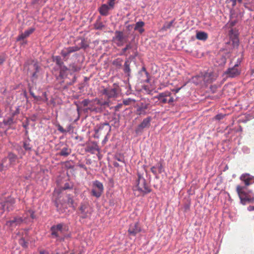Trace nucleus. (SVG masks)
<instances>
[{
	"label": "nucleus",
	"mask_w": 254,
	"mask_h": 254,
	"mask_svg": "<svg viewBox=\"0 0 254 254\" xmlns=\"http://www.w3.org/2000/svg\"><path fill=\"white\" fill-rule=\"evenodd\" d=\"M134 194L137 196H144L151 191L149 183L139 173L137 174V179L133 187Z\"/></svg>",
	"instance_id": "f257e3e1"
},
{
	"label": "nucleus",
	"mask_w": 254,
	"mask_h": 254,
	"mask_svg": "<svg viewBox=\"0 0 254 254\" xmlns=\"http://www.w3.org/2000/svg\"><path fill=\"white\" fill-rule=\"evenodd\" d=\"M63 224H59L51 228V236L52 238H56L58 242H63L66 237Z\"/></svg>",
	"instance_id": "f03ea898"
},
{
	"label": "nucleus",
	"mask_w": 254,
	"mask_h": 254,
	"mask_svg": "<svg viewBox=\"0 0 254 254\" xmlns=\"http://www.w3.org/2000/svg\"><path fill=\"white\" fill-rule=\"evenodd\" d=\"M150 107V104L148 99H142L137 105L136 114L139 116L145 115L147 113V110L149 109Z\"/></svg>",
	"instance_id": "7ed1b4c3"
},
{
	"label": "nucleus",
	"mask_w": 254,
	"mask_h": 254,
	"mask_svg": "<svg viewBox=\"0 0 254 254\" xmlns=\"http://www.w3.org/2000/svg\"><path fill=\"white\" fill-rule=\"evenodd\" d=\"M15 203V199L11 196L7 197L3 202L0 203V209L3 211H10L14 208Z\"/></svg>",
	"instance_id": "20e7f679"
},
{
	"label": "nucleus",
	"mask_w": 254,
	"mask_h": 254,
	"mask_svg": "<svg viewBox=\"0 0 254 254\" xmlns=\"http://www.w3.org/2000/svg\"><path fill=\"white\" fill-rule=\"evenodd\" d=\"M116 44L121 47L128 41V36L125 35L122 31H116L115 32V36L113 38Z\"/></svg>",
	"instance_id": "39448f33"
},
{
	"label": "nucleus",
	"mask_w": 254,
	"mask_h": 254,
	"mask_svg": "<svg viewBox=\"0 0 254 254\" xmlns=\"http://www.w3.org/2000/svg\"><path fill=\"white\" fill-rule=\"evenodd\" d=\"M244 187L240 186H237L236 188L237 192L243 204H245L246 202L253 201L254 200V197H251L244 190Z\"/></svg>",
	"instance_id": "423d86ee"
},
{
	"label": "nucleus",
	"mask_w": 254,
	"mask_h": 254,
	"mask_svg": "<svg viewBox=\"0 0 254 254\" xmlns=\"http://www.w3.org/2000/svg\"><path fill=\"white\" fill-rule=\"evenodd\" d=\"M104 187L102 183L99 181H95L93 183V189L91 190L92 195L99 198L103 192Z\"/></svg>",
	"instance_id": "0eeeda50"
},
{
	"label": "nucleus",
	"mask_w": 254,
	"mask_h": 254,
	"mask_svg": "<svg viewBox=\"0 0 254 254\" xmlns=\"http://www.w3.org/2000/svg\"><path fill=\"white\" fill-rule=\"evenodd\" d=\"M155 98H157L160 103L171 104L174 101V98L171 96V93L169 91H165L159 93Z\"/></svg>",
	"instance_id": "6e6552de"
},
{
	"label": "nucleus",
	"mask_w": 254,
	"mask_h": 254,
	"mask_svg": "<svg viewBox=\"0 0 254 254\" xmlns=\"http://www.w3.org/2000/svg\"><path fill=\"white\" fill-rule=\"evenodd\" d=\"M39 67L37 64H31L28 67V73L31 75L32 82L36 83L39 76Z\"/></svg>",
	"instance_id": "1a4fd4ad"
},
{
	"label": "nucleus",
	"mask_w": 254,
	"mask_h": 254,
	"mask_svg": "<svg viewBox=\"0 0 254 254\" xmlns=\"http://www.w3.org/2000/svg\"><path fill=\"white\" fill-rule=\"evenodd\" d=\"M104 104L101 101L97 98L90 102L89 107L87 108V110L95 113L101 112V107Z\"/></svg>",
	"instance_id": "9d476101"
},
{
	"label": "nucleus",
	"mask_w": 254,
	"mask_h": 254,
	"mask_svg": "<svg viewBox=\"0 0 254 254\" xmlns=\"http://www.w3.org/2000/svg\"><path fill=\"white\" fill-rule=\"evenodd\" d=\"M102 93L108 99L116 98L118 94V86L114 84L113 87H107L104 89Z\"/></svg>",
	"instance_id": "9b49d317"
},
{
	"label": "nucleus",
	"mask_w": 254,
	"mask_h": 254,
	"mask_svg": "<svg viewBox=\"0 0 254 254\" xmlns=\"http://www.w3.org/2000/svg\"><path fill=\"white\" fill-rule=\"evenodd\" d=\"M80 49L79 47L76 46L65 47L61 51V54L64 60L66 61L68 59L71 53L78 51Z\"/></svg>",
	"instance_id": "f8f14e48"
},
{
	"label": "nucleus",
	"mask_w": 254,
	"mask_h": 254,
	"mask_svg": "<svg viewBox=\"0 0 254 254\" xmlns=\"http://www.w3.org/2000/svg\"><path fill=\"white\" fill-rule=\"evenodd\" d=\"M79 210L81 213V217L82 218L89 217L92 212V208L87 203H82L80 206Z\"/></svg>",
	"instance_id": "ddd939ff"
},
{
	"label": "nucleus",
	"mask_w": 254,
	"mask_h": 254,
	"mask_svg": "<svg viewBox=\"0 0 254 254\" xmlns=\"http://www.w3.org/2000/svg\"><path fill=\"white\" fill-rule=\"evenodd\" d=\"M23 221V219L21 217H15L12 219L7 221L5 225L12 230L14 228L20 225Z\"/></svg>",
	"instance_id": "4468645a"
},
{
	"label": "nucleus",
	"mask_w": 254,
	"mask_h": 254,
	"mask_svg": "<svg viewBox=\"0 0 254 254\" xmlns=\"http://www.w3.org/2000/svg\"><path fill=\"white\" fill-rule=\"evenodd\" d=\"M151 121V118L148 117L143 119L142 122L135 129V132L138 133L141 132L143 129L146 127H149L150 125V122Z\"/></svg>",
	"instance_id": "2eb2a0df"
},
{
	"label": "nucleus",
	"mask_w": 254,
	"mask_h": 254,
	"mask_svg": "<svg viewBox=\"0 0 254 254\" xmlns=\"http://www.w3.org/2000/svg\"><path fill=\"white\" fill-rule=\"evenodd\" d=\"M141 230L139 224L138 222L131 224L129 225L128 233L129 235L135 236L137 234L139 233Z\"/></svg>",
	"instance_id": "dca6fc26"
},
{
	"label": "nucleus",
	"mask_w": 254,
	"mask_h": 254,
	"mask_svg": "<svg viewBox=\"0 0 254 254\" xmlns=\"http://www.w3.org/2000/svg\"><path fill=\"white\" fill-rule=\"evenodd\" d=\"M225 73L230 77H234L240 74V69L238 64H236L233 67L229 68Z\"/></svg>",
	"instance_id": "f3484780"
},
{
	"label": "nucleus",
	"mask_w": 254,
	"mask_h": 254,
	"mask_svg": "<svg viewBox=\"0 0 254 254\" xmlns=\"http://www.w3.org/2000/svg\"><path fill=\"white\" fill-rule=\"evenodd\" d=\"M241 180L248 186L254 183V177L249 174H243L241 176Z\"/></svg>",
	"instance_id": "a211bd4d"
},
{
	"label": "nucleus",
	"mask_w": 254,
	"mask_h": 254,
	"mask_svg": "<svg viewBox=\"0 0 254 254\" xmlns=\"http://www.w3.org/2000/svg\"><path fill=\"white\" fill-rule=\"evenodd\" d=\"M229 37L232 39L233 42L237 44L238 43V30L236 28H231L229 31Z\"/></svg>",
	"instance_id": "6ab92c4d"
},
{
	"label": "nucleus",
	"mask_w": 254,
	"mask_h": 254,
	"mask_svg": "<svg viewBox=\"0 0 254 254\" xmlns=\"http://www.w3.org/2000/svg\"><path fill=\"white\" fill-rule=\"evenodd\" d=\"M110 7L106 4H102L99 8V11L101 15L103 16H107L109 14V10H110Z\"/></svg>",
	"instance_id": "aec40b11"
},
{
	"label": "nucleus",
	"mask_w": 254,
	"mask_h": 254,
	"mask_svg": "<svg viewBox=\"0 0 254 254\" xmlns=\"http://www.w3.org/2000/svg\"><path fill=\"white\" fill-rule=\"evenodd\" d=\"M35 30V29L33 28H30V29L26 30L24 33L20 34L17 40L20 41L21 40H23L26 37H28L31 34H32Z\"/></svg>",
	"instance_id": "412c9836"
},
{
	"label": "nucleus",
	"mask_w": 254,
	"mask_h": 254,
	"mask_svg": "<svg viewBox=\"0 0 254 254\" xmlns=\"http://www.w3.org/2000/svg\"><path fill=\"white\" fill-rule=\"evenodd\" d=\"M31 140L28 137L26 139H24L22 141V146L25 149V151H31L32 146V145L30 144Z\"/></svg>",
	"instance_id": "4be33fe9"
},
{
	"label": "nucleus",
	"mask_w": 254,
	"mask_h": 254,
	"mask_svg": "<svg viewBox=\"0 0 254 254\" xmlns=\"http://www.w3.org/2000/svg\"><path fill=\"white\" fill-rule=\"evenodd\" d=\"M144 22L142 21L136 22L135 23L134 30L135 31H138L139 33L142 34L144 31V29L143 28L144 26Z\"/></svg>",
	"instance_id": "5701e85b"
},
{
	"label": "nucleus",
	"mask_w": 254,
	"mask_h": 254,
	"mask_svg": "<svg viewBox=\"0 0 254 254\" xmlns=\"http://www.w3.org/2000/svg\"><path fill=\"white\" fill-rule=\"evenodd\" d=\"M71 153V150L67 146H65L63 147L60 152L59 153V155L62 156H67Z\"/></svg>",
	"instance_id": "b1692460"
},
{
	"label": "nucleus",
	"mask_w": 254,
	"mask_h": 254,
	"mask_svg": "<svg viewBox=\"0 0 254 254\" xmlns=\"http://www.w3.org/2000/svg\"><path fill=\"white\" fill-rule=\"evenodd\" d=\"M196 38L199 40L205 41L208 38V35L204 32L199 31L196 33Z\"/></svg>",
	"instance_id": "393cba45"
},
{
	"label": "nucleus",
	"mask_w": 254,
	"mask_h": 254,
	"mask_svg": "<svg viewBox=\"0 0 254 254\" xmlns=\"http://www.w3.org/2000/svg\"><path fill=\"white\" fill-rule=\"evenodd\" d=\"M9 163L11 165H14L17 160V157L12 153H9L7 157Z\"/></svg>",
	"instance_id": "a878e982"
},
{
	"label": "nucleus",
	"mask_w": 254,
	"mask_h": 254,
	"mask_svg": "<svg viewBox=\"0 0 254 254\" xmlns=\"http://www.w3.org/2000/svg\"><path fill=\"white\" fill-rule=\"evenodd\" d=\"M124 71L125 73H127L128 75H129L131 70L130 68V62L128 60H127L125 63Z\"/></svg>",
	"instance_id": "bb28decb"
},
{
	"label": "nucleus",
	"mask_w": 254,
	"mask_h": 254,
	"mask_svg": "<svg viewBox=\"0 0 254 254\" xmlns=\"http://www.w3.org/2000/svg\"><path fill=\"white\" fill-rule=\"evenodd\" d=\"M174 22L175 19H173L170 22H165L162 28V30L163 31H166L168 29H170L173 26V24L174 23Z\"/></svg>",
	"instance_id": "cd10ccee"
},
{
	"label": "nucleus",
	"mask_w": 254,
	"mask_h": 254,
	"mask_svg": "<svg viewBox=\"0 0 254 254\" xmlns=\"http://www.w3.org/2000/svg\"><path fill=\"white\" fill-rule=\"evenodd\" d=\"M53 62L56 63V64L58 65L59 67H60V66L62 65V64H64V63L62 61L61 58L58 56H54L53 57Z\"/></svg>",
	"instance_id": "c85d7f7f"
},
{
	"label": "nucleus",
	"mask_w": 254,
	"mask_h": 254,
	"mask_svg": "<svg viewBox=\"0 0 254 254\" xmlns=\"http://www.w3.org/2000/svg\"><path fill=\"white\" fill-rule=\"evenodd\" d=\"M95 29L97 30H102L105 25L103 23L99 20H96V22L94 24Z\"/></svg>",
	"instance_id": "c756f323"
},
{
	"label": "nucleus",
	"mask_w": 254,
	"mask_h": 254,
	"mask_svg": "<svg viewBox=\"0 0 254 254\" xmlns=\"http://www.w3.org/2000/svg\"><path fill=\"white\" fill-rule=\"evenodd\" d=\"M123 60L120 58L115 59L113 62V64L116 67L120 68L122 65Z\"/></svg>",
	"instance_id": "7c9ffc66"
},
{
	"label": "nucleus",
	"mask_w": 254,
	"mask_h": 254,
	"mask_svg": "<svg viewBox=\"0 0 254 254\" xmlns=\"http://www.w3.org/2000/svg\"><path fill=\"white\" fill-rule=\"evenodd\" d=\"M3 124L5 126H11L13 124V118L12 117L8 118L6 119H4L3 121Z\"/></svg>",
	"instance_id": "2f4dec72"
},
{
	"label": "nucleus",
	"mask_w": 254,
	"mask_h": 254,
	"mask_svg": "<svg viewBox=\"0 0 254 254\" xmlns=\"http://www.w3.org/2000/svg\"><path fill=\"white\" fill-rule=\"evenodd\" d=\"M59 68L60 69V76L63 77L64 72L66 71L68 69L64 64L60 66Z\"/></svg>",
	"instance_id": "473e14b6"
},
{
	"label": "nucleus",
	"mask_w": 254,
	"mask_h": 254,
	"mask_svg": "<svg viewBox=\"0 0 254 254\" xmlns=\"http://www.w3.org/2000/svg\"><path fill=\"white\" fill-rule=\"evenodd\" d=\"M132 46L131 45L130 43H128L127 44L125 48H123L122 50V52L120 55H126V53L127 50L131 49Z\"/></svg>",
	"instance_id": "72a5a7b5"
},
{
	"label": "nucleus",
	"mask_w": 254,
	"mask_h": 254,
	"mask_svg": "<svg viewBox=\"0 0 254 254\" xmlns=\"http://www.w3.org/2000/svg\"><path fill=\"white\" fill-rule=\"evenodd\" d=\"M47 0H32L33 4H37L38 5H43L46 3Z\"/></svg>",
	"instance_id": "f704fd0d"
},
{
	"label": "nucleus",
	"mask_w": 254,
	"mask_h": 254,
	"mask_svg": "<svg viewBox=\"0 0 254 254\" xmlns=\"http://www.w3.org/2000/svg\"><path fill=\"white\" fill-rule=\"evenodd\" d=\"M135 100L131 98H128L127 99H125L123 101V103L125 105H129L131 104L132 103H135Z\"/></svg>",
	"instance_id": "c9c22d12"
},
{
	"label": "nucleus",
	"mask_w": 254,
	"mask_h": 254,
	"mask_svg": "<svg viewBox=\"0 0 254 254\" xmlns=\"http://www.w3.org/2000/svg\"><path fill=\"white\" fill-rule=\"evenodd\" d=\"M27 214L29 215L32 219H35L36 218V216L35 215V211L32 209L28 210Z\"/></svg>",
	"instance_id": "e433bc0d"
},
{
	"label": "nucleus",
	"mask_w": 254,
	"mask_h": 254,
	"mask_svg": "<svg viewBox=\"0 0 254 254\" xmlns=\"http://www.w3.org/2000/svg\"><path fill=\"white\" fill-rule=\"evenodd\" d=\"M91 101L89 99H84L81 102V104L84 106L86 107L90 104Z\"/></svg>",
	"instance_id": "4c0bfd02"
},
{
	"label": "nucleus",
	"mask_w": 254,
	"mask_h": 254,
	"mask_svg": "<svg viewBox=\"0 0 254 254\" xmlns=\"http://www.w3.org/2000/svg\"><path fill=\"white\" fill-rule=\"evenodd\" d=\"M157 167L158 170V173H161L163 172V169L162 164L160 163H158L157 165Z\"/></svg>",
	"instance_id": "58836bf2"
},
{
	"label": "nucleus",
	"mask_w": 254,
	"mask_h": 254,
	"mask_svg": "<svg viewBox=\"0 0 254 254\" xmlns=\"http://www.w3.org/2000/svg\"><path fill=\"white\" fill-rule=\"evenodd\" d=\"M236 20L231 21L228 22V25L230 27H233L234 26L236 25Z\"/></svg>",
	"instance_id": "ea45409f"
},
{
	"label": "nucleus",
	"mask_w": 254,
	"mask_h": 254,
	"mask_svg": "<svg viewBox=\"0 0 254 254\" xmlns=\"http://www.w3.org/2000/svg\"><path fill=\"white\" fill-rule=\"evenodd\" d=\"M225 116V115H223V114H218L215 117V118L216 120H220L222 119Z\"/></svg>",
	"instance_id": "a19ab883"
},
{
	"label": "nucleus",
	"mask_w": 254,
	"mask_h": 254,
	"mask_svg": "<svg viewBox=\"0 0 254 254\" xmlns=\"http://www.w3.org/2000/svg\"><path fill=\"white\" fill-rule=\"evenodd\" d=\"M58 130H59L60 132L62 133H65L67 132V131L66 129H64L61 125H58Z\"/></svg>",
	"instance_id": "79ce46f5"
},
{
	"label": "nucleus",
	"mask_w": 254,
	"mask_h": 254,
	"mask_svg": "<svg viewBox=\"0 0 254 254\" xmlns=\"http://www.w3.org/2000/svg\"><path fill=\"white\" fill-rule=\"evenodd\" d=\"M19 243L23 247H27L26 243L25 242L24 239H21L20 240Z\"/></svg>",
	"instance_id": "37998d69"
},
{
	"label": "nucleus",
	"mask_w": 254,
	"mask_h": 254,
	"mask_svg": "<svg viewBox=\"0 0 254 254\" xmlns=\"http://www.w3.org/2000/svg\"><path fill=\"white\" fill-rule=\"evenodd\" d=\"M151 171L154 175H157V171H156V167H155V166H153L151 168Z\"/></svg>",
	"instance_id": "c03bdc74"
},
{
	"label": "nucleus",
	"mask_w": 254,
	"mask_h": 254,
	"mask_svg": "<svg viewBox=\"0 0 254 254\" xmlns=\"http://www.w3.org/2000/svg\"><path fill=\"white\" fill-rule=\"evenodd\" d=\"M109 0V6L111 7H113L114 3H114L115 0Z\"/></svg>",
	"instance_id": "a18cd8bd"
},
{
	"label": "nucleus",
	"mask_w": 254,
	"mask_h": 254,
	"mask_svg": "<svg viewBox=\"0 0 254 254\" xmlns=\"http://www.w3.org/2000/svg\"><path fill=\"white\" fill-rule=\"evenodd\" d=\"M5 60L3 56H0V64H2L5 61Z\"/></svg>",
	"instance_id": "49530a36"
},
{
	"label": "nucleus",
	"mask_w": 254,
	"mask_h": 254,
	"mask_svg": "<svg viewBox=\"0 0 254 254\" xmlns=\"http://www.w3.org/2000/svg\"><path fill=\"white\" fill-rule=\"evenodd\" d=\"M70 188H71L70 187L69 184L68 183H66V184H64L63 189L64 190H66V189H70Z\"/></svg>",
	"instance_id": "de8ad7c7"
},
{
	"label": "nucleus",
	"mask_w": 254,
	"mask_h": 254,
	"mask_svg": "<svg viewBox=\"0 0 254 254\" xmlns=\"http://www.w3.org/2000/svg\"><path fill=\"white\" fill-rule=\"evenodd\" d=\"M71 69L74 71H78L79 70V68H77L74 65H72L71 67Z\"/></svg>",
	"instance_id": "09e8293b"
},
{
	"label": "nucleus",
	"mask_w": 254,
	"mask_h": 254,
	"mask_svg": "<svg viewBox=\"0 0 254 254\" xmlns=\"http://www.w3.org/2000/svg\"><path fill=\"white\" fill-rule=\"evenodd\" d=\"M248 210L250 211L254 210V206H249L248 207Z\"/></svg>",
	"instance_id": "8fccbe9b"
},
{
	"label": "nucleus",
	"mask_w": 254,
	"mask_h": 254,
	"mask_svg": "<svg viewBox=\"0 0 254 254\" xmlns=\"http://www.w3.org/2000/svg\"><path fill=\"white\" fill-rule=\"evenodd\" d=\"M43 95H44V97H45V101L46 102H47V101H48V97H47V93H46V92H44V93H43Z\"/></svg>",
	"instance_id": "3c124183"
},
{
	"label": "nucleus",
	"mask_w": 254,
	"mask_h": 254,
	"mask_svg": "<svg viewBox=\"0 0 254 254\" xmlns=\"http://www.w3.org/2000/svg\"><path fill=\"white\" fill-rule=\"evenodd\" d=\"M39 254H49V253L47 252L42 251L40 252Z\"/></svg>",
	"instance_id": "603ef678"
},
{
	"label": "nucleus",
	"mask_w": 254,
	"mask_h": 254,
	"mask_svg": "<svg viewBox=\"0 0 254 254\" xmlns=\"http://www.w3.org/2000/svg\"><path fill=\"white\" fill-rule=\"evenodd\" d=\"M71 127H72L71 126V125H69L68 127H67V129H66L67 132L71 130Z\"/></svg>",
	"instance_id": "864d4df0"
},
{
	"label": "nucleus",
	"mask_w": 254,
	"mask_h": 254,
	"mask_svg": "<svg viewBox=\"0 0 254 254\" xmlns=\"http://www.w3.org/2000/svg\"><path fill=\"white\" fill-rule=\"evenodd\" d=\"M180 89H181V88H178L176 89H174L173 91H174L175 93H178Z\"/></svg>",
	"instance_id": "5fc2aeb1"
},
{
	"label": "nucleus",
	"mask_w": 254,
	"mask_h": 254,
	"mask_svg": "<svg viewBox=\"0 0 254 254\" xmlns=\"http://www.w3.org/2000/svg\"><path fill=\"white\" fill-rule=\"evenodd\" d=\"M113 165H114V166L115 167H119V163H118V162H115L114 163Z\"/></svg>",
	"instance_id": "6e6d98bb"
},
{
	"label": "nucleus",
	"mask_w": 254,
	"mask_h": 254,
	"mask_svg": "<svg viewBox=\"0 0 254 254\" xmlns=\"http://www.w3.org/2000/svg\"><path fill=\"white\" fill-rule=\"evenodd\" d=\"M102 103H103L104 104L102 105H108V103L107 102H101Z\"/></svg>",
	"instance_id": "4d7b16f0"
},
{
	"label": "nucleus",
	"mask_w": 254,
	"mask_h": 254,
	"mask_svg": "<svg viewBox=\"0 0 254 254\" xmlns=\"http://www.w3.org/2000/svg\"><path fill=\"white\" fill-rule=\"evenodd\" d=\"M209 73H206V74L204 75V79H205L206 77H207V76H209Z\"/></svg>",
	"instance_id": "13d9d810"
},
{
	"label": "nucleus",
	"mask_w": 254,
	"mask_h": 254,
	"mask_svg": "<svg viewBox=\"0 0 254 254\" xmlns=\"http://www.w3.org/2000/svg\"><path fill=\"white\" fill-rule=\"evenodd\" d=\"M118 160L119 161L124 162V161H123V159H122V158H118Z\"/></svg>",
	"instance_id": "bf43d9fd"
},
{
	"label": "nucleus",
	"mask_w": 254,
	"mask_h": 254,
	"mask_svg": "<svg viewBox=\"0 0 254 254\" xmlns=\"http://www.w3.org/2000/svg\"><path fill=\"white\" fill-rule=\"evenodd\" d=\"M80 166L81 167H82V168H83L86 169V167H85V165H80Z\"/></svg>",
	"instance_id": "052dcab7"
},
{
	"label": "nucleus",
	"mask_w": 254,
	"mask_h": 254,
	"mask_svg": "<svg viewBox=\"0 0 254 254\" xmlns=\"http://www.w3.org/2000/svg\"><path fill=\"white\" fill-rule=\"evenodd\" d=\"M27 126H28L27 125H23V127L24 128H26L27 127Z\"/></svg>",
	"instance_id": "680f3d73"
},
{
	"label": "nucleus",
	"mask_w": 254,
	"mask_h": 254,
	"mask_svg": "<svg viewBox=\"0 0 254 254\" xmlns=\"http://www.w3.org/2000/svg\"><path fill=\"white\" fill-rule=\"evenodd\" d=\"M144 70H145V73H146V74L147 76H148V75H149L148 73V72H147L145 69H144Z\"/></svg>",
	"instance_id": "e2e57ef3"
},
{
	"label": "nucleus",
	"mask_w": 254,
	"mask_h": 254,
	"mask_svg": "<svg viewBox=\"0 0 254 254\" xmlns=\"http://www.w3.org/2000/svg\"><path fill=\"white\" fill-rule=\"evenodd\" d=\"M149 79L148 78L146 80V82H149Z\"/></svg>",
	"instance_id": "0e129e2a"
},
{
	"label": "nucleus",
	"mask_w": 254,
	"mask_h": 254,
	"mask_svg": "<svg viewBox=\"0 0 254 254\" xmlns=\"http://www.w3.org/2000/svg\"><path fill=\"white\" fill-rule=\"evenodd\" d=\"M238 2L241 3L242 2V0H238Z\"/></svg>",
	"instance_id": "69168bd1"
},
{
	"label": "nucleus",
	"mask_w": 254,
	"mask_h": 254,
	"mask_svg": "<svg viewBox=\"0 0 254 254\" xmlns=\"http://www.w3.org/2000/svg\"><path fill=\"white\" fill-rule=\"evenodd\" d=\"M235 3H236V0H234V4H233V5L235 4Z\"/></svg>",
	"instance_id": "338daca9"
},
{
	"label": "nucleus",
	"mask_w": 254,
	"mask_h": 254,
	"mask_svg": "<svg viewBox=\"0 0 254 254\" xmlns=\"http://www.w3.org/2000/svg\"><path fill=\"white\" fill-rule=\"evenodd\" d=\"M206 82H211V81H208V80H206Z\"/></svg>",
	"instance_id": "774afa93"
}]
</instances>
